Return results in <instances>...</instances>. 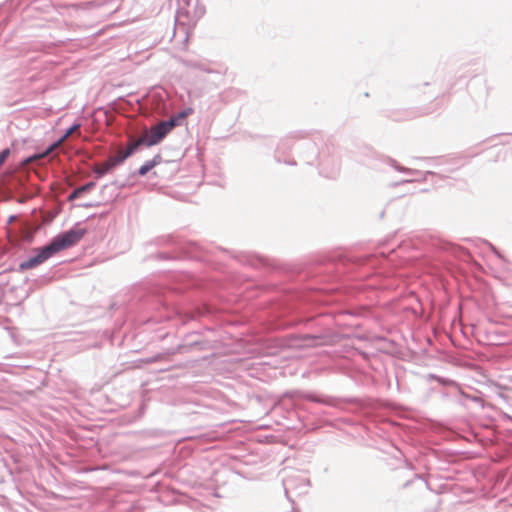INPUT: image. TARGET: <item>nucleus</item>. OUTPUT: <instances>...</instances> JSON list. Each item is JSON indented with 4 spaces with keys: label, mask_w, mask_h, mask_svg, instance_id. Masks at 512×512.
Here are the masks:
<instances>
[{
    "label": "nucleus",
    "mask_w": 512,
    "mask_h": 512,
    "mask_svg": "<svg viewBox=\"0 0 512 512\" xmlns=\"http://www.w3.org/2000/svg\"><path fill=\"white\" fill-rule=\"evenodd\" d=\"M83 237V232L70 230L61 235H58L53 239V241L42 249V251L28 259L27 261L21 263L20 267L22 269H31L36 267L37 265L43 263L49 257H51L54 253H57L61 250L67 249L73 245H75L81 238Z\"/></svg>",
    "instance_id": "f257e3e1"
},
{
    "label": "nucleus",
    "mask_w": 512,
    "mask_h": 512,
    "mask_svg": "<svg viewBox=\"0 0 512 512\" xmlns=\"http://www.w3.org/2000/svg\"><path fill=\"white\" fill-rule=\"evenodd\" d=\"M175 126V121H162L155 126H152L149 130H145L141 135L144 146L151 147L160 143L166 135Z\"/></svg>",
    "instance_id": "f03ea898"
},
{
    "label": "nucleus",
    "mask_w": 512,
    "mask_h": 512,
    "mask_svg": "<svg viewBox=\"0 0 512 512\" xmlns=\"http://www.w3.org/2000/svg\"><path fill=\"white\" fill-rule=\"evenodd\" d=\"M95 186V183L94 182H89L83 186H80L78 188H76L70 195H69V200L72 201V200H75L76 198H79L82 194L90 191L91 189H93Z\"/></svg>",
    "instance_id": "7ed1b4c3"
},
{
    "label": "nucleus",
    "mask_w": 512,
    "mask_h": 512,
    "mask_svg": "<svg viewBox=\"0 0 512 512\" xmlns=\"http://www.w3.org/2000/svg\"><path fill=\"white\" fill-rule=\"evenodd\" d=\"M115 166L114 164L112 163V161L110 159H108L107 161L103 162V163H100V164H97L94 166L93 168V171L98 175V176H103L104 174H106L108 171H110L111 169H113Z\"/></svg>",
    "instance_id": "20e7f679"
},
{
    "label": "nucleus",
    "mask_w": 512,
    "mask_h": 512,
    "mask_svg": "<svg viewBox=\"0 0 512 512\" xmlns=\"http://www.w3.org/2000/svg\"><path fill=\"white\" fill-rule=\"evenodd\" d=\"M142 145H144V142L141 136L138 139L130 140L127 144V148L125 149L126 154L131 156Z\"/></svg>",
    "instance_id": "39448f33"
},
{
    "label": "nucleus",
    "mask_w": 512,
    "mask_h": 512,
    "mask_svg": "<svg viewBox=\"0 0 512 512\" xmlns=\"http://www.w3.org/2000/svg\"><path fill=\"white\" fill-rule=\"evenodd\" d=\"M159 157H156L150 161H147L145 164H143L139 170H138V173L139 175L141 176H144L146 175L152 168H154L158 163H159V160H158Z\"/></svg>",
    "instance_id": "423d86ee"
},
{
    "label": "nucleus",
    "mask_w": 512,
    "mask_h": 512,
    "mask_svg": "<svg viewBox=\"0 0 512 512\" xmlns=\"http://www.w3.org/2000/svg\"><path fill=\"white\" fill-rule=\"evenodd\" d=\"M130 157L129 154H126V150H119L117 154L113 157H110L109 159L112 161L114 166H117L118 164L122 163L125 159Z\"/></svg>",
    "instance_id": "0eeeda50"
},
{
    "label": "nucleus",
    "mask_w": 512,
    "mask_h": 512,
    "mask_svg": "<svg viewBox=\"0 0 512 512\" xmlns=\"http://www.w3.org/2000/svg\"><path fill=\"white\" fill-rule=\"evenodd\" d=\"M80 128V124H74L72 127H70L66 133L59 139L56 146L62 144L64 141L68 139L74 132L78 131Z\"/></svg>",
    "instance_id": "6e6552de"
},
{
    "label": "nucleus",
    "mask_w": 512,
    "mask_h": 512,
    "mask_svg": "<svg viewBox=\"0 0 512 512\" xmlns=\"http://www.w3.org/2000/svg\"><path fill=\"white\" fill-rule=\"evenodd\" d=\"M10 155V149L6 148L3 151L0 152V166L3 165V163L6 161V159Z\"/></svg>",
    "instance_id": "1a4fd4ad"
},
{
    "label": "nucleus",
    "mask_w": 512,
    "mask_h": 512,
    "mask_svg": "<svg viewBox=\"0 0 512 512\" xmlns=\"http://www.w3.org/2000/svg\"><path fill=\"white\" fill-rule=\"evenodd\" d=\"M191 112H192V110H191V109H189L188 111L182 112V113L180 114V117H186V116H187V115H189Z\"/></svg>",
    "instance_id": "9d476101"
}]
</instances>
